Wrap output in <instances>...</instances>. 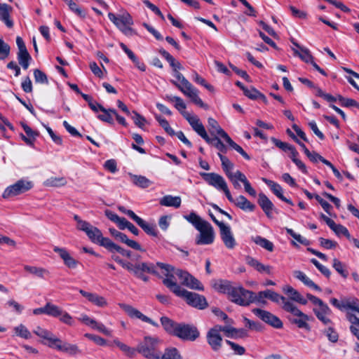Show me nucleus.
Returning a JSON list of instances; mask_svg holds the SVG:
<instances>
[{
  "label": "nucleus",
  "mask_w": 359,
  "mask_h": 359,
  "mask_svg": "<svg viewBox=\"0 0 359 359\" xmlns=\"http://www.w3.org/2000/svg\"><path fill=\"white\" fill-rule=\"evenodd\" d=\"M218 156L220 158L222 168L225 172L226 176L229 177L231 175L234 174V172H232L233 164L229 161V159L225 156H223L221 153H218Z\"/></svg>",
  "instance_id": "obj_41"
},
{
  "label": "nucleus",
  "mask_w": 359,
  "mask_h": 359,
  "mask_svg": "<svg viewBox=\"0 0 359 359\" xmlns=\"http://www.w3.org/2000/svg\"><path fill=\"white\" fill-rule=\"evenodd\" d=\"M159 342L157 337H145L137 345L136 351L148 359H160L161 353L157 349Z\"/></svg>",
  "instance_id": "obj_3"
},
{
  "label": "nucleus",
  "mask_w": 359,
  "mask_h": 359,
  "mask_svg": "<svg viewBox=\"0 0 359 359\" xmlns=\"http://www.w3.org/2000/svg\"><path fill=\"white\" fill-rule=\"evenodd\" d=\"M209 130L212 135H218L223 139L228 137V134L219 126L218 122L213 118L208 120Z\"/></svg>",
  "instance_id": "obj_31"
},
{
  "label": "nucleus",
  "mask_w": 359,
  "mask_h": 359,
  "mask_svg": "<svg viewBox=\"0 0 359 359\" xmlns=\"http://www.w3.org/2000/svg\"><path fill=\"white\" fill-rule=\"evenodd\" d=\"M107 249L111 252H117L120 253L121 255H122L123 256H125L126 257H130L131 255H132L131 251L122 248L119 245L115 244L111 241L109 243V244L108 245V247Z\"/></svg>",
  "instance_id": "obj_51"
},
{
  "label": "nucleus",
  "mask_w": 359,
  "mask_h": 359,
  "mask_svg": "<svg viewBox=\"0 0 359 359\" xmlns=\"http://www.w3.org/2000/svg\"><path fill=\"white\" fill-rule=\"evenodd\" d=\"M185 300L187 304L196 309L203 310L208 307V304L204 296L187 291L183 289L177 295Z\"/></svg>",
  "instance_id": "obj_10"
},
{
  "label": "nucleus",
  "mask_w": 359,
  "mask_h": 359,
  "mask_svg": "<svg viewBox=\"0 0 359 359\" xmlns=\"http://www.w3.org/2000/svg\"><path fill=\"white\" fill-rule=\"evenodd\" d=\"M137 225L140 226L147 234L152 236H158V231L154 224L147 222L143 219H142Z\"/></svg>",
  "instance_id": "obj_37"
},
{
  "label": "nucleus",
  "mask_w": 359,
  "mask_h": 359,
  "mask_svg": "<svg viewBox=\"0 0 359 359\" xmlns=\"http://www.w3.org/2000/svg\"><path fill=\"white\" fill-rule=\"evenodd\" d=\"M214 287L221 293L227 294L230 298L234 287L231 286L230 283L226 280H219L214 285Z\"/></svg>",
  "instance_id": "obj_35"
},
{
  "label": "nucleus",
  "mask_w": 359,
  "mask_h": 359,
  "mask_svg": "<svg viewBox=\"0 0 359 359\" xmlns=\"http://www.w3.org/2000/svg\"><path fill=\"white\" fill-rule=\"evenodd\" d=\"M108 18L125 35L131 36L135 34L134 30L131 27L133 25V20L128 11H123L118 15L113 13H109Z\"/></svg>",
  "instance_id": "obj_4"
},
{
  "label": "nucleus",
  "mask_w": 359,
  "mask_h": 359,
  "mask_svg": "<svg viewBox=\"0 0 359 359\" xmlns=\"http://www.w3.org/2000/svg\"><path fill=\"white\" fill-rule=\"evenodd\" d=\"M15 335L21 337L25 339H29L32 338V334L29 330L23 325L20 324L13 328Z\"/></svg>",
  "instance_id": "obj_43"
},
{
  "label": "nucleus",
  "mask_w": 359,
  "mask_h": 359,
  "mask_svg": "<svg viewBox=\"0 0 359 359\" xmlns=\"http://www.w3.org/2000/svg\"><path fill=\"white\" fill-rule=\"evenodd\" d=\"M112 343L118 347L120 350L122 351L128 357L133 358L135 355L136 348L128 346L118 339H115Z\"/></svg>",
  "instance_id": "obj_38"
},
{
  "label": "nucleus",
  "mask_w": 359,
  "mask_h": 359,
  "mask_svg": "<svg viewBox=\"0 0 359 359\" xmlns=\"http://www.w3.org/2000/svg\"><path fill=\"white\" fill-rule=\"evenodd\" d=\"M161 323L165 330L175 335L179 323L174 322L168 317L163 316L161 318Z\"/></svg>",
  "instance_id": "obj_34"
},
{
  "label": "nucleus",
  "mask_w": 359,
  "mask_h": 359,
  "mask_svg": "<svg viewBox=\"0 0 359 359\" xmlns=\"http://www.w3.org/2000/svg\"><path fill=\"white\" fill-rule=\"evenodd\" d=\"M165 99L171 103H174L175 107L181 113V114L187 121L189 117H193L196 118V119H199L196 115L191 114L189 112L184 111L186 109V104L181 97L178 96L166 95Z\"/></svg>",
  "instance_id": "obj_19"
},
{
  "label": "nucleus",
  "mask_w": 359,
  "mask_h": 359,
  "mask_svg": "<svg viewBox=\"0 0 359 359\" xmlns=\"http://www.w3.org/2000/svg\"><path fill=\"white\" fill-rule=\"evenodd\" d=\"M120 307L132 318H138L143 322L148 323L154 327H158V324L151 320L150 318L146 316L137 309L130 305L126 304H121Z\"/></svg>",
  "instance_id": "obj_17"
},
{
  "label": "nucleus",
  "mask_w": 359,
  "mask_h": 359,
  "mask_svg": "<svg viewBox=\"0 0 359 359\" xmlns=\"http://www.w3.org/2000/svg\"><path fill=\"white\" fill-rule=\"evenodd\" d=\"M47 341H48L47 345L50 348L56 349L60 351H61L63 341L60 339L55 337L52 334L50 336V337L47 339Z\"/></svg>",
  "instance_id": "obj_58"
},
{
  "label": "nucleus",
  "mask_w": 359,
  "mask_h": 359,
  "mask_svg": "<svg viewBox=\"0 0 359 359\" xmlns=\"http://www.w3.org/2000/svg\"><path fill=\"white\" fill-rule=\"evenodd\" d=\"M347 318L351 323L350 327L351 332L359 339V318L353 314L348 315ZM355 351L359 353V344L356 345Z\"/></svg>",
  "instance_id": "obj_33"
},
{
  "label": "nucleus",
  "mask_w": 359,
  "mask_h": 359,
  "mask_svg": "<svg viewBox=\"0 0 359 359\" xmlns=\"http://www.w3.org/2000/svg\"><path fill=\"white\" fill-rule=\"evenodd\" d=\"M263 181L270 187L271 189L272 190L273 193L280 200L284 197L283 193V189L280 187V184L266 179H263Z\"/></svg>",
  "instance_id": "obj_45"
},
{
  "label": "nucleus",
  "mask_w": 359,
  "mask_h": 359,
  "mask_svg": "<svg viewBox=\"0 0 359 359\" xmlns=\"http://www.w3.org/2000/svg\"><path fill=\"white\" fill-rule=\"evenodd\" d=\"M53 313L54 315H53V317L58 318L60 321L62 323L68 325H74V321L73 318L67 311L62 310L58 306L55 305Z\"/></svg>",
  "instance_id": "obj_26"
},
{
  "label": "nucleus",
  "mask_w": 359,
  "mask_h": 359,
  "mask_svg": "<svg viewBox=\"0 0 359 359\" xmlns=\"http://www.w3.org/2000/svg\"><path fill=\"white\" fill-rule=\"evenodd\" d=\"M258 203L266 216L271 217L272 211L274 209V205L264 194L260 193L259 194Z\"/></svg>",
  "instance_id": "obj_24"
},
{
  "label": "nucleus",
  "mask_w": 359,
  "mask_h": 359,
  "mask_svg": "<svg viewBox=\"0 0 359 359\" xmlns=\"http://www.w3.org/2000/svg\"><path fill=\"white\" fill-rule=\"evenodd\" d=\"M233 203L237 207L244 211L252 212L255 209V205L249 201L244 196L241 195L236 199H233Z\"/></svg>",
  "instance_id": "obj_28"
},
{
  "label": "nucleus",
  "mask_w": 359,
  "mask_h": 359,
  "mask_svg": "<svg viewBox=\"0 0 359 359\" xmlns=\"http://www.w3.org/2000/svg\"><path fill=\"white\" fill-rule=\"evenodd\" d=\"M207 342L214 351L220 350L222 346V337L217 325L210 328L206 334Z\"/></svg>",
  "instance_id": "obj_15"
},
{
  "label": "nucleus",
  "mask_w": 359,
  "mask_h": 359,
  "mask_svg": "<svg viewBox=\"0 0 359 359\" xmlns=\"http://www.w3.org/2000/svg\"><path fill=\"white\" fill-rule=\"evenodd\" d=\"M187 221L191 223L196 229L204 224L207 221L203 219L200 216L192 212L188 215L184 217Z\"/></svg>",
  "instance_id": "obj_39"
},
{
  "label": "nucleus",
  "mask_w": 359,
  "mask_h": 359,
  "mask_svg": "<svg viewBox=\"0 0 359 359\" xmlns=\"http://www.w3.org/2000/svg\"><path fill=\"white\" fill-rule=\"evenodd\" d=\"M86 234L91 242L99 244L106 249L111 242L109 238L104 237L102 231L97 227L94 226H92Z\"/></svg>",
  "instance_id": "obj_16"
},
{
  "label": "nucleus",
  "mask_w": 359,
  "mask_h": 359,
  "mask_svg": "<svg viewBox=\"0 0 359 359\" xmlns=\"http://www.w3.org/2000/svg\"><path fill=\"white\" fill-rule=\"evenodd\" d=\"M66 3L67 4L69 9L76 15L82 18L86 17V13L82 10L75 1L73 0H68Z\"/></svg>",
  "instance_id": "obj_57"
},
{
  "label": "nucleus",
  "mask_w": 359,
  "mask_h": 359,
  "mask_svg": "<svg viewBox=\"0 0 359 359\" xmlns=\"http://www.w3.org/2000/svg\"><path fill=\"white\" fill-rule=\"evenodd\" d=\"M252 313L264 322L275 328L280 329L283 327V324L280 319L269 311L260 309H254Z\"/></svg>",
  "instance_id": "obj_14"
},
{
  "label": "nucleus",
  "mask_w": 359,
  "mask_h": 359,
  "mask_svg": "<svg viewBox=\"0 0 359 359\" xmlns=\"http://www.w3.org/2000/svg\"><path fill=\"white\" fill-rule=\"evenodd\" d=\"M313 311L317 318L324 325L331 323L330 316L332 313V311L325 303H323L320 306L313 308Z\"/></svg>",
  "instance_id": "obj_20"
},
{
  "label": "nucleus",
  "mask_w": 359,
  "mask_h": 359,
  "mask_svg": "<svg viewBox=\"0 0 359 359\" xmlns=\"http://www.w3.org/2000/svg\"><path fill=\"white\" fill-rule=\"evenodd\" d=\"M10 49V46L0 38V60H4L9 55Z\"/></svg>",
  "instance_id": "obj_62"
},
{
  "label": "nucleus",
  "mask_w": 359,
  "mask_h": 359,
  "mask_svg": "<svg viewBox=\"0 0 359 359\" xmlns=\"http://www.w3.org/2000/svg\"><path fill=\"white\" fill-rule=\"evenodd\" d=\"M174 336L184 341H194L199 337L200 332L193 325L179 323Z\"/></svg>",
  "instance_id": "obj_11"
},
{
  "label": "nucleus",
  "mask_w": 359,
  "mask_h": 359,
  "mask_svg": "<svg viewBox=\"0 0 359 359\" xmlns=\"http://www.w3.org/2000/svg\"><path fill=\"white\" fill-rule=\"evenodd\" d=\"M160 359H182V357L176 348L171 347L165 349Z\"/></svg>",
  "instance_id": "obj_48"
},
{
  "label": "nucleus",
  "mask_w": 359,
  "mask_h": 359,
  "mask_svg": "<svg viewBox=\"0 0 359 359\" xmlns=\"http://www.w3.org/2000/svg\"><path fill=\"white\" fill-rule=\"evenodd\" d=\"M55 305L48 302L45 304L43 307L37 308L33 310V313L34 315H40V314H46L49 316H52L54 315V309H55Z\"/></svg>",
  "instance_id": "obj_40"
},
{
  "label": "nucleus",
  "mask_w": 359,
  "mask_h": 359,
  "mask_svg": "<svg viewBox=\"0 0 359 359\" xmlns=\"http://www.w3.org/2000/svg\"><path fill=\"white\" fill-rule=\"evenodd\" d=\"M358 299L355 297H346L341 299V311L345 309L353 310Z\"/></svg>",
  "instance_id": "obj_60"
},
{
  "label": "nucleus",
  "mask_w": 359,
  "mask_h": 359,
  "mask_svg": "<svg viewBox=\"0 0 359 359\" xmlns=\"http://www.w3.org/2000/svg\"><path fill=\"white\" fill-rule=\"evenodd\" d=\"M24 269L35 276L36 277L40 278H44L46 276H48L50 274L49 271L42 267H37L34 266H30V265H25Z\"/></svg>",
  "instance_id": "obj_32"
},
{
  "label": "nucleus",
  "mask_w": 359,
  "mask_h": 359,
  "mask_svg": "<svg viewBox=\"0 0 359 359\" xmlns=\"http://www.w3.org/2000/svg\"><path fill=\"white\" fill-rule=\"evenodd\" d=\"M60 351L67 353L72 355H76L81 352L76 345L72 344L66 341H63Z\"/></svg>",
  "instance_id": "obj_55"
},
{
  "label": "nucleus",
  "mask_w": 359,
  "mask_h": 359,
  "mask_svg": "<svg viewBox=\"0 0 359 359\" xmlns=\"http://www.w3.org/2000/svg\"><path fill=\"white\" fill-rule=\"evenodd\" d=\"M80 294L86 297L89 302H92L93 304H95L98 306H104L107 305V302L105 299L103 297L99 296L98 294L95 293H91L86 292L83 290H79Z\"/></svg>",
  "instance_id": "obj_25"
},
{
  "label": "nucleus",
  "mask_w": 359,
  "mask_h": 359,
  "mask_svg": "<svg viewBox=\"0 0 359 359\" xmlns=\"http://www.w3.org/2000/svg\"><path fill=\"white\" fill-rule=\"evenodd\" d=\"M176 79L180 83L174 80H171L170 82L194 104L202 108H207V105L198 96V90L182 74H177Z\"/></svg>",
  "instance_id": "obj_2"
},
{
  "label": "nucleus",
  "mask_w": 359,
  "mask_h": 359,
  "mask_svg": "<svg viewBox=\"0 0 359 359\" xmlns=\"http://www.w3.org/2000/svg\"><path fill=\"white\" fill-rule=\"evenodd\" d=\"M158 266L151 262H137L135 263L130 262L128 271L136 278L143 280L149 281V277L145 275L146 273L158 276L156 270Z\"/></svg>",
  "instance_id": "obj_6"
},
{
  "label": "nucleus",
  "mask_w": 359,
  "mask_h": 359,
  "mask_svg": "<svg viewBox=\"0 0 359 359\" xmlns=\"http://www.w3.org/2000/svg\"><path fill=\"white\" fill-rule=\"evenodd\" d=\"M287 312L292 314L293 316L297 317V318L290 319L291 323L297 325L299 328L304 329L306 331H310L311 327L308 323V321L310 320V317L301 311L297 306L293 303L292 305H287Z\"/></svg>",
  "instance_id": "obj_13"
},
{
  "label": "nucleus",
  "mask_w": 359,
  "mask_h": 359,
  "mask_svg": "<svg viewBox=\"0 0 359 359\" xmlns=\"http://www.w3.org/2000/svg\"><path fill=\"white\" fill-rule=\"evenodd\" d=\"M245 262L249 266L254 268L261 273H266L268 275H271L272 273V266L269 265H264L259 262L257 259L250 256L246 257Z\"/></svg>",
  "instance_id": "obj_22"
},
{
  "label": "nucleus",
  "mask_w": 359,
  "mask_h": 359,
  "mask_svg": "<svg viewBox=\"0 0 359 359\" xmlns=\"http://www.w3.org/2000/svg\"><path fill=\"white\" fill-rule=\"evenodd\" d=\"M220 236L224 244L228 249H233L236 245V240L231 232L229 226L225 224H219Z\"/></svg>",
  "instance_id": "obj_18"
},
{
  "label": "nucleus",
  "mask_w": 359,
  "mask_h": 359,
  "mask_svg": "<svg viewBox=\"0 0 359 359\" xmlns=\"http://www.w3.org/2000/svg\"><path fill=\"white\" fill-rule=\"evenodd\" d=\"M238 177L239 178L240 182L243 183L245 191L251 196H256L257 192L252 187L250 183L248 180L246 176L243 173H238Z\"/></svg>",
  "instance_id": "obj_47"
},
{
  "label": "nucleus",
  "mask_w": 359,
  "mask_h": 359,
  "mask_svg": "<svg viewBox=\"0 0 359 359\" xmlns=\"http://www.w3.org/2000/svg\"><path fill=\"white\" fill-rule=\"evenodd\" d=\"M230 147L238 152L244 158L249 160L250 157L249 155L243 149V148L232 140V139L228 135L227 137L224 139Z\"/></svg>",
  "instance_id": "obj_52"
},
{
  "label": "nucleus",
  "mask_w": 359,
  "mask_h": 359,
  "mask_svg": "<svg viewBox=\"0 0 359 359\" xmlns=\"http://www.w3.org/2000/svg\"><path fill=\"white\" fill-rule=\"evenodd\" d=\"M100 111L103 113L102 114H99L97 116V118L101 120L102 121L113 124L114 123V118L113 116L109 114V111H107V109L104 107H100Z\"/></svg>",
  "instance_id": "obj_63"
},
{
  "label": "nucleus",
  "mask_w": 359,
  "mask_h": 359,
  "mask_svg": "<svg viewBox=\"0 0 359 359\" xmlns=\"http://www.w3.org/2000/svg\"><path fill=\"white\" fill-rule=\"evenodd\" d=\"M243 93L245 96L248 97L252 99V100H256L258 97H264V96L259 93L257 89L254 88H251L250 89L248 88H243Z\"/></svg>",
  "instance_id": "obj_61"
},
{
  "label": "nucleus",
  "mask_w": 359,
  "mask_h": 359,
  "mask_svg": "<svg viewBox=\"0 0 359 359\" xmlns=\"http://www.w3.org/2000/svg\"><path fill=\"white\" fill-rule=\"evenodd\" d=\"M294 54L298 55L303 61L306 63H310L313 59L309 50L306 48H300V50H294Z\"/></svg>",
  "instance_id": "obj_50"
},
{
  "label": "nucleus",
  "mask_w": 359,
  "mask_h": 359,
  "mask_svg": "<svg viewBox=\"0 0 359 359\" xmlns=\"http://www.w3.org/2000/svg\"><path fill=\"white\" fill-rule=\"evenodd\" d=\"M155 118L168 135L170 136L175 135L174 130L170 126L168 121L165 118L158 114L155 115Z\"/></svg>",
  "instance_id": "obj_54"
},
{
  "label": "nucleus",
  "mask_w": 359,
  "mask_h": 359,
  "mask_svg": "<svg viewBox=\"0 0 359 359\" xmlns=\"http://www.w3.org/2000/svg\"><path fill=\"white\" fill-rule=\"evenodd\" d=\"M196 230L198 231V234L195 238L196 245H209L214 243L215 232L210 223L206 222Z\"/></svg>",
  "instance_id": "obj_8"
},
{
  "label": "nucleus",
  "mask_w": 359,
  "mask_h": 359,
  "mask_svg": "<svg viewBox=\"0 0 359 359\" xmlns=\"http://www.w3.org/2000/svg\"><path fill=\"white\" fill-rule=\"evenodd\" d=\"M252 297L253 292L245 290L242 287H234L229 299L231 302L238 305L248 306L251 303H253Z\"/></svg>",
  "instance_id": "obj_12"
},
{
  "label": "nucleus",
  "mask_w": 359,
  "mask_h": 359,
  "mask_svg": "<svg viewBox=\"0 0 359 359\" xmlns=\"http://www.w3.org/2000/svg\"><path fill=\"white\" fill-rule=\"evenodd\" d=\"M330 229L338 236H344L346 237L348 240H351V235L349 233L348 230L346 227L341 224H337L335 222H334L333 226L332 225Z\"/></svg>",
  "instance_id": "obj_49"
},
{
  "label": "nucleus",
  "mask_w": 359,
  "mask_h": 359,
  "mask_svg": "<svg viewBox=\"0 0 359 359\" xmlns=\"http://www.w3.org/2000/svg\"><path fill=\"white\" fill-rule=\"evenodd\" d=\"M333 267L334 269L344 278H347L348 271L344 269L343 264L337 259L333 260Z\"/></svg>",
  "instance_id": "obj_64"
},
{
  "label": "nucleus",
  "mask_w": 359,
  "mask_h": 359,
  "mask_svg": "<svg viewBox=\"0 0 359 359\" xmlns=\"http://www.w3.org/2000/svg\"><path fill=\"white\" fill-rule=\"evenodd\" d=\"M338 100L341 105L345 107H355L359 109V103L355 100L351 98H345L341 95H338Z\"/></svg>",
  "instance_id": "obj_59"
},
{
  "label": "nucleus",
  "mask_w": 359,
  "mask_h": 359,
  "mask_svg": "<svg viewBox=\"0 0 359 359\" xmlns=\"http://www.w3.org/2000/svg\"><path fill=\"white\" fill-rule=\"evenodd\" d=\"M182 203L180 196H173L172 195H166L160 199L159 203L165 207H173L178 208Z\"/></svg>",
  "instance_id": "obj_30"
},
{
  "label": "nucleus",
  "mask_w": 359,
  "mask_h": 359,
  "mask_svg": "<svg viewBox=\"0 0 359 359\" xmlns=\"http://www.w3.org/2000/svg\"><path fill=\"white\" fill-rule=\"evenodd\" d=\"M160 54L169 62L174 72V76L176 78L177 74H181L178 69H181V64L177 61L168 51L164 49L159 50Z\"/></svg>",
  "instance_id": "obj_29"
},
{
  "label": "nucleus",
  "mask_w": 359,
  "mask_h": 359,
  "mask_svg": "<svg viewBox=\"0 0 359 359\" xmlns=\"http://www.w3.org/2000/svg\"><path fill=\"white\" fill-rule=\"evenodd\" d=\"M133 182L141 188H147L151 184V182L144 176L132 175Z\"/></svg>",
  "instance_id": "obj_46"
},
{
  "label": "nucleus",
  "mask_w": 359,
  "mask_h": 359,
  "mask_svg": "<svg viewBox=\"0 0 359 359\" xmlns=\"http://www.w3.org/2000/svg\"><path fill=\"white\" fill-rule=\"evenodd\" d=\"M187 121L193 128V130L200 135L205 142L208 144L214 145L219 151L225 153L226 151V147L223 142L218 138H210L206 133L205 127L201 122L200 119L196 118L189 117Z\"/></svg>",
  "instance_id": "obj_5"
},
{
  "label": "nucleus",
  "mask_w": 359,
  "mask_h": 359,
  "mask_svg": "<svg viewBox=\"0 0 359 359\" xmlns=\"http://www.w3.org/2000/svg\"><path fill=\"white\" fill-rule=\"evenodd\" d=\"M34 186L32 181L21 179L18 180L15 184L8 186L3 193V198H8L22 194L30 190Z\"/></svg>",
  "instance_id": "obj_9"
},
{
  "label": "nucleus",
  "mask_w": 359,
  "mask_h": 359,
  "mask_svg": "<svg viewBox=\"0 0 359 359\" xmlns=\"http://www.w3.org/2000/svg\"><path fill=\"white\" fill-rule=\"evenodd\" d=\"M12 8L6 4H0V20H2L6 25L11 28L13 26V22L10 19V13Z\"/></svg>",
  "instance_id": "obj_27"
},
{
  "label": "nucleus",
  "mask_w": 359,
  "mask_h": 359,
  "mask_svg": "<svg viewBox=\"0 0 359 359\" xmlns=\"http://www.w3.org/2000/svg\"><path fill=\"white\" fill-rule=\"evenodd\" d=\"M270 300L276 303H281L282 309L287 312V305H292L293 302H290L286 297L280 295L277 292L273 291L270 297Z\"/></svg>",
  "instance_id": "obj_36"
},
{
  "label": "nucleus",
  "mask_w": 359,
  "mask_h": 359,
  "mask_svg": "<svg viewBox=\"0 0 359 359\" xmlns=\"http://www.w3.org/2000/svg\"><path fill=\"white\" fill-rule=\"evenodd\" d=\"M283 291L288 296L290 302L294 301L302 305H306L307 304V299L292 286H284L283 287Z\"/></svg>",
  "instance_id": "obj_23"
},
{
  "label": "nucleus",
  "mask_w": 359,
  "mask_h": 359,
  "mask_svg": "<svg viewBox=\"0 0 359 359\" xmlns=\"http://www.w3.org/2000/svg\"><path fill=\"white\" fill-rule=\"evenodd\" d=\"M200 175L210 186L215 187L219 191H222L230 202L233 201L227 184L224 177L215 172H201Z\"/></svg>",
  "instance_id": "obj_7"
},
{
  "label": "nucleus",
  "mask_w": 359,
  "mask_h": 359,
  "mask_svg": "<svg viewBox=\"0 0 359 359\" xmlns=\"http://www.w3.org/2000/svg\"><path fill=\"white\" fill-rule=\"evenodd\" d=\"M219 330L223 332L226 337L230 338H236L237 329L231 327V325H216Z\"/></svg>",
  "instance_id": "obj_56"
},
{
  "label": "nucleus",
  "mask_w": 359,
  "mask_h": 359,
  "mask_svg": "<svg viewBox=\"0 0 359 359\" xmlns=\"http://www.w3.org/2000/svg\"><path fill=\"white\" fill-rule=\"evenodd\" d=\"M18 60L19 64L24 69H28L29 65V60H31V56L29 55L28 51L18 52Z\"/></svg>",
  "instance_id": "obj_53"
},
{
  "label": "nucleus",
  "mask_w": 359,
  "mask_h": 359,
  "mask_svg": "<svg viewBox=\"0 0 359 359\" xmlns=\"http://www.w3.org/2000/svg\"><path fill=\"white\" fill-rule=\"evenodd\" d=\"M118 241L126 244L128 247L141 251V252H145V250L142 249L141 245L136 242L135 241L129 239L127 236L123 233H121L119 238Z\"/></svg>",
  "instance_id": "obj_42"
},
{
  "label": "nucleus",
  "mask_w": 359,
  "mask_h": 359,
  "mask_svg": "<svg viewBox=\"0 0 359 359\" xmlns=\"http://www.w3.org/2000/svg\"><path fill=\"white\" fill-rule=\"evenodd\" d=\"M53 251L58 254L65 265L68 268L75 269L77 266L78 261L73 258L65 248L55 246Z\"/></svg>",
  "instance_id": "obj_21"
},
{
  "label": "nucleus",
  "mask_w": 359,
  "mask_h": 359,
  "mask_svg": "<svg viewBox=\"0 0 359 359\" xmlns=\"http://www.w3.org/2000/svg\"><path fill=\"white\" fill-rule=\"evenodd\" d=\"M156 265L161 270L162 274L165 276L163 280V284L177 296L182 291L183 288L177 283L175 276L179 278L183 285L190 289L199 291L204 290L201 283L187 271L175 269L171 265L162 262H157Z\"/></svg>",
  "instance_id": "obj_1"
},
{
  "label": "nucleus",
  "mask_w": 359,
  "mask_h": 359,
  "mask_svg": "<svg viewBox=\"0 0 359 359\" xmlns=\"http://www.w3.org/2000/svg\"><path fill=\"white\" fill-rule=\"evenodd\" d=\"M253 241L257 245L261 246L269 252H272L273 250L274 245L273 243L265 238L257 236L255 238H254Z\"/></svg>",
  "instance_id": "obj_44"
}]
</instances>
